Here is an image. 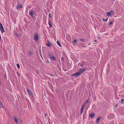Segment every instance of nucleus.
Masks as SVG:
<instances>
[{
    "mask_svg": "<svg viewBox=\"0 0 124 124\" xmlns=\"http://www.w3.org/2000/svg\"><path fill=\"white\" fill-rule=\"evenodd\" d=\"M3 105L1 102H0V108H3Z\"/></svg>",
    "mask_w": 124,
    "mask_h": 124,
    "instance_id": "4468645a",
    "label": "nucleus"
},
{
    "mask_svg": "<svg viewBox=\"0 0 124 124\" xmlns=\"http://www.w3.org/2000/svg\"><path fill=\"white\" fill-rule=\"evenodd\" d=\"M0 30L2 33H3L5 32L4 30V29L3 26L0 27Z\"/></svg>",
    "mask_w": 124,
    "mask_h": 124,
    "instance_id": "6e6552de",
    "label": "nucleus"
},
{
    "mask_svg": "<svg viewBox=\"0 0 124 124\" xmlns=\"http://www.w3.org/2000/svg\"><path fill=\"white\" fill-rule=\"evenodd\" d=\"M46 62H48V63H49V61H48V60H47L46 61Z\"/></svg>",
    "mask_w": 124,
    "mask_h": 124,
    "instance_id": "2f4dec72",
    "label": "nucleus"
},
{
    "mask_svg": "<svg viewBox=\"0 0 124 124\" xmlns=\"http://www.w3.org/2000/svg\"><path fill=\"white\" fill-rule=\"evenodd\" d=\"M49 56L50 58L52 60L56 61V59L55 57L53 56V55L50 54H49Z\"/></svg>",
    "mask_w": 124,
    "mask_h": 124,
    "instance_id": "f03ea898",
    "label": "nucleus"
},
{
    "mask_svg": "<svg viewBox=\"0 0 124 124\" xmlns=\"http://www.w3.org/2000/svg\"><path fill=\"white\" fill-rule=\"evenodd\" d=\"M61 61L63 62L64 61V58L63 57H61Z\"/></svg>",
    "mask_w": 124,
    "mask_h": 124,
    "instance_id": "4be33fe9",
    "label": "nucleus"
},
{
    "mask_svg": "<svg viewBox=\"0 0 124 124\" xmlns=\"http://www.w3.org/2000/svg\"><path fill=\"white\" fill-rule=\"evenodd\" d=\"M16 35L17 37H20L21 36V35L20 34H19L17 33H16Z\"/></svg>",
    "mask_w": 124,
    "mask_h": 124,
    "instance_id": "a211bd4d",
    "label": "nucleus"
},
{
    "mask_svg": "<svg viewBox=\"0 0 124 124\" xmlns=\"http://www.w3.org/2000/svg\"><path fill=\"white\" fill-rule=\"evenodd\" d=\"M38 35L37 34H35V36L34 38V39L35 41H37L38 40Z\"/></svg>",
    "mask_w": 124,
    "mask_h": 124,
    "instance_id": "20e7f679",
    "label": "nucleus"
},
{
    "mask_svg": "<svg viewBox=\"0 0 124 124\" xmlns=\"http://www.w3.org/2000/svg\"><path fill=\"white\" fill-rule=\"evenodd\" d=\"M3 26V25H2V23H0V27Z\"/></svg>",
    "mask_w": 124,
    "mask_h": 124,
    "instance_id": "c756f323",
    "label": "nucleus"
},
{
    "mask_svg": "<svg viewBox=\"0 0 124 124\" xmlns=\"http://www.w3.org/2000/svg\"><path fill=\"white\" fill-rule=\"evenodd\" d=\"M29 13L30 16L32 17H33V15L34 14V13L30 11V12Z\"/></svg>",
    "mask_w": 124,
    "mask_h": 124,
    "instance_id": "9d476101",
    "label": "nucleus"
},
{
    "mask_svg": "<svg viewBox=\"0 0 124 124\" xmlns=\"http://www.w3.org/2000/svg\"><path fill=\"white\" fill-rule=\"evenodd\" d=\"M32 54V52L31 51H30L29 53V55L30 56Z\"/></svg>",
    "mask_w": 124,
    "mask_h": 124,
    "instance_id": "f3484780",
    "label": "nucleus"
},
{
    "mask_svg": "<svg viewBox=\"0 0 124 124\" xmlns=\"http://www.w3.org/2000/svg\"><path fill=\"white\" fill-rule=\"evenodd\" d=\"M89 100H86L85 102V104H87L89 101Z\"/></svg>",
    "mask_w": 124,
    "mask_h": 124,
    "instance_id": "412c9836",
    "label": "nucleus"
},
{
    "mask_svg": "<svg viewBox=\"0 0 124 124\" xmlns=\"http://www.w3.org/2000/svg\"><path fill=\"white\" fill-rule=\"evenodd\" d=\"M48 24L50 25V28L52 26V25H51V22L50 21H49L48 22Z\"/></svg>",
    "mask_w": 124,
    "mask_h": 124,
    "instance_id": "f8f14e48",
    "label": "nucleus"
},
{
    "mask_svg": "<svg viewBox=\"0 0 124 124\" xmlns=\"http://www.w3.org/2000/svg\"><path fill=\"white\" fill-rule=\"evenodd\" d=\"M17 67H18V68L19 69L20 68V67L19 65L18 64H17Z\"/></svg>",
    "mask_w": 124,
    "mask_h": 124,
    "instance_id": "b1692460",
    "label": "nucleus"
},
{
    "mask_svg": "<svg viewBox=\"0 0 124 124\" xmlns=\"http://www.w3.org/2000/svg\"><path fill=\"white\" fill-rule=\"evenodd\" d=\"M94 41H96V42H97V40H94Z\"/></svg>",
    "mask_w": 124,
    "mask_h": 124,
    "instance_id": "f704fd0d",
    "label": "nucleus"
},
{
    "mask_svg": "<svg viewBox=\"0 0 124 124\" xmlns=\"http://www.w3.org/2000/svg\"><path fill=\"white\" fill-rule=\"evenodd\" d=\"M14 121H15V122L16 123H17V119L15 117H14Z\"/></svg>",
    "mask_w": 124,
    "mask_h": 124,
    "instance_id": "ddd939ff",
    "label": "nucleus"
},
{
    "mask_svg": "<svg viewBox=\"0 0 124 124\" xmlns=\"http://www.w3.org/2000/svg\"><path fill=\"white\" fill-rule=\"evenodd\" d=\"M115 107H117V106L116 105L115 106Z\"/></svg>",
    "mask_w": 124,
    "mask_h": 124,
    "instance_id": "c9c22d12",
    "label": "nucleus"
},
{
    "mask_svg": "<svg viewBox=\"0 0 124 124\" xmlns=\"http://www.w3.org/2000/svg\"><path fill=\"white\" fill-rule=\"evenodd\" d=\"M22 6L21 4H19L16 7L17 9L19 10L20 8H22Z\"/></svg>",
    "mask_w": 124,
    "mask_h": 124,
    "instance_id": "39448f33",
    "label": "nucleus"
},
{
    "mask_svg": "<svg viewBox=\"0 0 124 124\" xmlns=\"http://www.w3.org/2000/svg\"><path fill=\"white\" fill-rule=\"evenodd\" d=\"M112 22H110L109 23V25H111L112 24Z\"/></svg>",
    "mask_w": 124,
    "mask_h": 124,
    "instance_id": "cd10ccee",
    "label": "nucleus"
},
{
    "mask_svg": "<svg viewBox=\"0 0 124 124\" xmlns=\"http://www.w3.org/2000/svg\"><path fill=\"white\" fill-rule=\"evenodd\" d=\"M85 106V104H84L83 106L82 107L80 111V114H81L83 113V110L84 108V106Z\"/></svg>",
    "mask_w": 124,
    "mask_h": 124,
    "instance_id": "7ed1b4c3",
    "label": "nucleus"
},
{
    "mask_svg": "<svg viewBox=\"0 0 124 124\" xmlns=\"http://www.w3.org/2000/svg\"><path fill=\"white\" fill-rule=\"evenodd\" d=\"M82 65H83V64H81V65H80V66H82Z\"/></svg>",
    "mask_w": 124,
    "mask_h": 124,
    "instance_id": "72a5a7b5",
    "label": "nucleus"
},
{
    "mask_svg": "<svg viewBox=\"0 0 124 124\" xmlns=\"http://www.w3.org/2000/svg\"><path fill=\"white\" fill-rule=\"evenodd\" d=\"M97 38L99 39H101L100 37L99 36H98Z\"/></svg>",
    "mask_w": 124,
    "mask_h": 124,
    "instance_id": "bb28decb",
    "label": "nucleus"
},
{
    "mask_svg": "<svg viewBox=\"0 0 124 124\" xmlns=\"http://www.w3.org/2000/svg\"><path fill=\"white\" fill-rule=\"evenodd\" d=\"M45 115L46 116V114H45Z\"/></svg>",
    "mask_w": 124,
    "mask_h": 124,
    "instance_id": "e433bc0d",
    "label": "nucleus"
},
{
    "mask_svg": "<svg viewBox=\"0 0 124 124\" xmlns=\"http://www.w3.org/2000/svg\"><path fill=\"white\" fill-rule=\"evenodd\" d=\"M94 116L95 114L93 112L92 113L90 114L89 115V117H91V118H92V117H94Z\"/></svg>",
    "mask_w": 124,
    "mask_h": 124,
    "instance_id": "423d86ee",
    "label": "nucleus"
},
{
    "mask_svg": "<svg viewBox=\"0 0 124 124\" xmlns=\"http://www.w3.org/2000/svg\"><path fill=\"white\" fill-rule=\"evenodd\" d=\"M108 19V18L107 19H104V18H103V20L104 21H107Z\"/></svg>",
    "mask_w": 124,
    "mask_h": 124,
    "instance_id": "5701e85b",
    "label": "nucleus"
},
{
    "mask_svg": "<svg viewBox=\"0 0 124 124\" xmlns=\"http://www.w3.org/2000/svg\"><path fill=\"white\" fill-rule=\"evenodd\" d=\"M80 40L82 41H84V40L83 39H80Z\"/></svg>",
    "mask_w": 124,
    "mask_h": 124,
    "instance_id": "c85d7f7f",
    "label": "nucleus"
},
{
    "mask_svg": "<svg viewBox=\"0 0 124 124\" xmlns=\"http://www.w3.org/2000/svg\"><path fill=\"white\" fill-rule=\"evenodd\" d=\"M50 15H51L50 14H49V16L50 17H51V16H50Z\"/></svg>",
    "mask_w": 124,
    "mask_h": 124,
    "instance_id": "7c9ffc66",
    "label": "nucleus"
},
{
    "mask_svg": "<svg viewBox=\"0 0 124 124\" xmlns=\"http://www.w3.org/2000/svg\"><path fill=\"white\" fill-rule=\"evenodd\" d=\"M110 13V14H113L114 13V11L113 10L111 11Z\"/></svg>",
    "mask_w": 124,
    "mask_h": 124,
    "instance_id": "2eb2a0df",
    "label": "nucleus"
},
{
    "mask_svg": "<svg viewBox=\"0 0 124 124\" xmlns=\"http://www.w3.org/2000/svg\"><path fill=\"white\" fill-rule=\"evenodd\" d=\"M27 91L28 93L29 94H30V95H32V93L31 91L30 90L28 89H27Z\"/></svg>",
    "mask_w": 124,
    "mask_h": 124,
    "instance_id": "9b49d317",
    "label": "nucleus"
},
{
    "mask_svg": "<svg viewBox=\"0 0 124 124\" xmlns=\"http://www.w3.org/2000/svg\"><path fill=\"white\" fill-rule=\"evenodd\" d=\"M101 118V116L97 118L96 122L98 124L99 123V121Z\"/></svg>",
    "mask_w": 124,
    "mask_h": 124,
    "instance_id": "0eeeda50",
    "label": "nucleus"
},
{
    "mask_svg": "<svg viewBox=\"0 0 124 124\" xmlns=\"http://www.w3.org/2000/svg\"><path fill=\"white\" fill-rule=\"evenodd\" d=\"M40 55L41 56V57L42 59H43L42 57L41 56V53H40Z\"/></svg>",
    "mask_w": 124,
    "mask_h": 124,
    "instance_id": "473e14b6",
    "label": "nucleus"
},
{
    "mask_svg": "<svg viewBox=\"0 0 124 124\" xmlns=\"http://www.w3.org/2000/svg\"><path fill=\"white\" fill-rule=\"evenodd\" d=\"M51 44V42L49 41H48L46 45L49 47H50Z\"/></svg>",
    "mask_w": 124,
    "mask_h": 124,
    "instance_id": "1a4fd4ad",
    "label": "nucleus"
},
{
    "mask_svg": "<svg viewBox=\"0 0 124 124\" xmlns=\"http://www.w3.org/2000/svg\"><path fill=\"white\" fill-rule=\"evenodd\" d=\"M110 15V13L109 12H108L107 13V15L108 16H109Z\"/></svg>",
    "mask_w": 124,
    "mask_h": 124,
    "instance_id": "6ab92c4d",
    "label": "nucleus"
},
{
    "mask_svg": "<svg viewBox=\"0 0 124 124\" xmlns=\"http://www.w3.org/2000/svg\"><path fill=\"white\" fill-rule=\"evenodd\" d=\"M85 70V69H81L80 70H79V72H78L77 73H75V74H74L73 75V76L75 77H76L77 76L79 75L80 74L82 73V72H83Z\"/></svg>",
    "mask_w": 124,
    "mask_h": 124,
    "instance_id": "f257e3e1",
    "label": "nucleus"
},
{
    "mask_svg": "<svg viewBox=\"0 0 124 124\" xmlns=\"http://www.w3.org/2000/svg\"><path fill=\"white\" fill-rule=\"evenodd\" d=\"M77 40H76V39H74V41H73V43L74 44L75 43H76V42L77 41Z\"/></svg>",
    "mask_w": 124,
    "mask_h": 124,
    "instance_id": "dca6fc26",
    "label": "nucleus"
},
{
    "mask_svg": "<svg viewBox=\"0 0 124 124\" xmlns=\"http://www.w3.org/2000/svg\"><path fill=\"white\" fill-rule=\"evenodd\" d=\"M124 102V100L123 99H122L121 100V103L122 104H123Z\"/></svg>",
    "mask_w": 124,
    "mask_h": 124,
    "instance_id": "393cba45",
    "label": "nucleus"
},
{
    "mask_svg": "<svg viewBox=\"0 0 124 124\" xmlns=\"http://www.w3.org/2000/svg\"><path fill=\"white\" fill-rule=\"evenodd\" d=\"M17 75L19 77L20 76V75H19V74L18 72H17Z\"/></svg>",
    "mask_w": 124,
    "mask_h": 124,
    "instance_id": "a878e982",
    "label": "nucleus"
},
{
    "mask_svg": "<svg viewBox=\"0 0 124 124\" xmlns=\"http://www.w3.org/2000/svg\"><path fill=\"white\" fill-rule=\"evenodd\" d=\"M57 43L58 44V45H59V46H60L61 47V45L60 43L58 41H57Z\"/></svg>",
    "mask_w": 124,
    "mask_h": 124,
    "instance_id": "aec40b11",
    "label": "nucleus"
}]
</instances>
